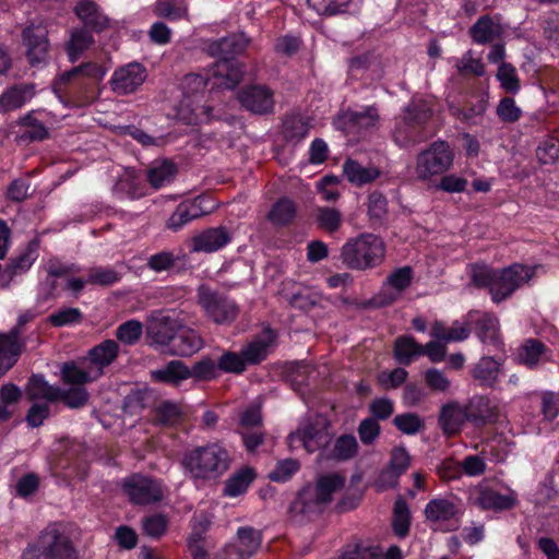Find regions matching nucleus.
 <instances>
[{
	"label": "nucleus",
	"instance_id": "nucleus-41",
	"mask_svg": "<svg viewBox=\"0 0 559 559\" xmlns=\"http://www.w3.org/2000/svg\"><path fill=\"white\" fill-rule=\"evenodd\" d=\"M342 119L349 129H368L376 124L379 119L378 110L373 106L359 110H346Z\"/></svg>",
	"mask_w": 559,
	"mask_h": 559
},
{
	"label": "nucleus",
	"instance_id": "nucleus-53",
	"mask_svg": "<svg viewBox=\"0 0 559 559\" xmlns=\"http://www.w3.org/2000/svg\"><path fill=\"white\" fill-rule=\"evenodd\" d=\"M121 280V274L110 266H96L87 272V282L91 285L111 286Z\"/></svg>",
	"mask_w": 559,
	"mask_h": 559
},
{
	"label": "nucleus",
	"instance_id": "nucleus-58",
	"mask_svg": "<svg viewBox=\"0 0 559 559\" xmlns=\"http://www.w3.org/2000/svg\"><path fill=\"white\" fill-rule=\"evenodd\" d=\"M381 550L376 546L364 543L348 544L341 559H381Z\"/></svg>",
	"mask_w": 559,
	"mask_h": 559
},
{
	"label": "nucleus",
	"instance_id": "nucleus-44",
	"mask_svg": "<svg viewBox=\"0 0 559 559\" xmlns=\"http://www.w3.org/2000/svg\"><path fill=\"white\" fill-rule=\"evenodd\" d=\"M178 117L187 124H197L207 118V108L201 105V98L183 97L178 106Z\"/></svg>",
	"mask_w": 559,
	"mask_h": 559
},
{
	"label": "nucleus",
	"instance_id": "nucleus-38",
	"mask_svg": "<svg viewBox=\"0 0 559 559\" xmlns=\"http://www.w3.org/2000/svg\"><path fill=\"white\" fill-rule=\"evenodd\" d=\"M177 174L176 165L167 159L155 160L147 170V181L154 189L169 185Z\"/></svg>",
	"mask_w": 559,
	"mask_h": 559
},
{
	"label": "nucleus",
	"instance_id": "nucleus-16",
	"mask_svg": "<svg viewBox=\"0 0 559 559\" xmlns=\"http://www.w3.org/2000/svg\"><path fill=\"white\" fill-rule=\"evenodd\" d=\"M504 359L485 355L471 368L473 380L481 388L495 389L503 372Z\"/></svg>",
	"mask_w": 559,
	"mask_h": 559
},
{
	"label": "nucleus",
	"instance_id": "nucleus-3",
	"mask_svg": "<svg viewBox=\"0 0 559 559\" xmlns=\"http://www.w3.org/2000/svg\"><path fill=\"white\" fill-rule=\"evenodd\" d=\"M231 457L221 443L213 442L187 451L181 460L183 473L193 483L221 478L230 467Z\"/></svg>",
	"mask_w": 559,
	"mask_h": 559
},
{
	"label": "nucleus",
	"instance_id": "nucleus-12",
	"mask_svg": "<svg viewBox=\"0 0 559 559\" xmlns=\"http://www.w3.org/2000/svg\"><path fill=\"white\" fill-rule=\"evenodd\" d=\"M107 73V69L96 62H85L73 69L63 72L56 85V90H60V85H69L70 92L73 94H82V98H85L84 93L90 88L88 83L85 79L95 81H102Z\"/></svg>",
	"mask_w": 559,
	"mask_h": 559
},
{
	"label": "nucleus",
	"instance_id": "nucleus-39",
	"mask_svg": "<svg viewBox=\"0 0 559 559\" xmlns=\"http://www.w3.org/2000/svg\"><path fill=\"white\" fill-rule=\"evenodd\" d=\"M343 173L347 180L356 186L370 183L380 176L378 168L366 167L354 159L344 163Z\"/></svg>",
	"mask_w": 559,
	"mask_h": 559
},
{
	"label": "nucleus",
	"instance_id": "nucleus-47",
	"mask_svg": "<svg viewBox=\"0 0 559 559\" xmlns=\"http://www.w3.org/2000/svg\"><path fill=\"white\" fill-rule=\"evenodd\" d=\"M254 476L255 474L250 467H245L236 472L226 480L224 495L227 497H238L245 493L254 479Z\"/></svg>",
	"mask_w": 559,
	"mask_h": 559
},
{
	"label": "nucleus",
	"instance_id": "nucleus-24",
	"mask_svg": "<svg viewBox=\"0 0 559 559\" xmlns=\"http://www.w3.org/2000/svg\"><path fill=\"white\" fill-rule=\"evenodd\" d=\"M37 247L36 242H29L24 251L10 259L0 275V285L2 288H9L14 277L26 273L31 269L38 257Z\"/></svg>",
	"mask_w": 559,
	"mask_h": 559
},
{
	"label": "nucleus",
	"instance_id": "nucleus-40",
	"mask_svg": "<svg viewBox=\"0 0 559 559\" xmlns=\"http://www.w3.org/2000/svg\"><path fill=\"white\" fill-rule=\"evenodd\" d=\"M27 394L32 401L44 400L45 403H53L58 402L59 386L49 384L43 376L34 374L29 379Z\"/></svg>",
	"mask_w": 559,
	"mask_h": 559
},
{
	"label": "nucleus",
	"instance_id": "nucleus-36",
	"mask_svg": "<svg viewBox=\"0 0 559 559\" xmlns=\"http://www.w3.org/2000/svg\"><path fill=\"white\" fill-rule=\"evenodd\" d=\"M22 396L21 388L12 382L3 383L0 386V423L8 421L13 417Z\"/></svg>",
	"mask_w": 559,
	"mask_h": 559
},
{
	"label": "nucleus",
	"instance_id": "nucleus-2",
	"mask_svg": "<svg viewBox=\"0 0 559 559\" xmlns=\"http://www.w3.org/2000/svg\"><path fill=\"white\" fill-rule=\"evenodd\" d=\"M20 559H82V555L70 528L50 522L27 542Z\"/></svg>",
	"mask_w": 559,
	"mask_h": 559
},
{
	"label": "nucleus",
	"instance_id": "nucleus-27",
	"mask_svg": "<svg viewBox=\"0 0 559 559\" xmlns=\"http://www.w3.org/2000/svg\"><path fill=\"white\" fill-rule=\"evenodd\" d=\"M248 45L249 39L243 33H235L213 41L209 50L219 60H233L235 56L243 52Z\"/></svg>",
	"mask_w": 559,
	"mask_h": 559
},
{
	"label": "nucleus",
	"instance_id": "nucleus-22",
	"mask_svg": "<svg viewBox=\"0 0 559 559\" xmlns=\"http://www.w3.org/2000/svg\"><path fill=\"white\" fill-rule=\"evenodd\" d=\"M204 199L194 198L179 203L166 222V228L177 233L192 221L206 215L210 211L203 206Z\"/></svg>",
	"mask_w": 559,
	"mask_h": 559
},
{
	"label": "nucleus",
	"instance_id": "nucleus-7",
	"mask_svg": "<svg viewBox=\"0 0 559 559\" xmlns=\"http://www.w3.org/2000/svg\"><path fill=\"white\" fill-rule=\"evenodd\" d=\"M197 296L198 302L206 317L216 324H230L237 318L239 312L238 306L227 296L205 285H201L198 288Z\"/></svg>",
	"mask_w": 559,
	"mask_h": 559
},
{
	"label": "nucleus",
	"instance_id": "nucleus-34",
	"mask_svg": "<svg viewBox=\"0 0 559 559\" xmlns=\"http://www.w3.org/2000/svg\"><path fill=\"white\" fill-rule=\"evenodd\" d=\"M468 325V322L454 321L451 326H447L443 322L437 321L430 329V335L438 341H443V343L462 342L467 340L471 334Z\"/></svg>",
	"mask_w": 559,
	"mask_h": 559
},
{
	"label": "nucleus",
	"instance_id": "nucleus-26",
	"mask_svg": "<svg viewBox=\"0 0 559 559\" xmlns=\"http://www.w3.org/2000/svg\"><path fill=\"white\" fill-rule=\"evenodd\" d=\"M61 378L64 383L72 386H84L86 383L94 382L100 378V372L99 368L92 367V365L84 359L79 362H64L61 368Z\"/></svg>",
	"mask_w": 559,
	"mask_h": 559
},
{
	"label": "nucleus",
	"instance_id": "nucleus-20",
	"mask_svg": "<svg viewBox=\"0 0 559 559\" xmlns=\"http://www.w3.org/2000/svg\"><path fill=\"white\" fill-rule=\"evenodd\" d=\"M168 343V352L176 356H191L203 347V340L199 333L190 328L177 323L173 337L162 338Z\"/></svg>",
	"mask_w": 559,
	"mask_h": 559
},
{
	"label": "nucleus",
	"instance_id": "nucleus-46",
	"mask_svg": "<svg viewBox=\"0 0 559 559\" xmlns=\"http://www.w3.org/2000/svg\"><path fill=\"white\" fill-rule=\"evenodd\" d=\"M154 14L169 21H178L188 17L187 0H156Z\"/></svg>",
	"mask_w": 559,
	"mask_h": 559
},
{
	"label": "nucleus",
	"instance_id": "nucleus-57",
	"mask_svg": "<svg viewBox=\"0 0 559 559\" xmlns=\"http://www.w3.org/2000/svg\"><path fill=\"white\" fill-rule=\"evenodd\" d=\"M358 451V442L353 435H343L338 437L332 450V456L338 461L353 459Z\"/></svg>",
	"mask_w": 559,
	"mask_h": 559
},
{
	"label": "nucleus",
	"instance_id": "nucleus-5",
	"mask_svg": "<svg viewBox=\"0 0 559 559\" xmlns=\"http://www.w3.org/2000/svg\"><path fill=\"white\" fill-rule=\"evenodd\" d=\"M454 155L450 145L442 140L432 142L416 157L415 174L418 180L429 181L447 173L453 164Z\"/></svg>",
	"mask_w": 559,
	"mask_h": 559
},
{
	"label": "nucleus",
	"instance_id": "nucleus-8",
	"mask_svg": "<svg viewBox=\"0 0 559 559\" xmlns=\"http://www.w3.org/2000/svg\"><path fill=\"white\" fill-rule=\"evenodd\" d=\"M345 485V478L338 474L320 476L313 487H306L299 493V500L308 511L329 503L333 495Z\"/></svg>",
	"mask_w": 559,
	"mask_h": 559
},
{
	"label": "nucleus",
	"instance_id": "nucleus-21",
	"mask_svg": "<svg viewBox=\"0 0 559 559\" xmlns=\"http://www.w3.org/2000/svg\"><path fill=\"white\" fill-rule=\"evenodd\" d=\"M36 95L34 83L22 82L5 87L0 94V114L16 111L26 106Z\"/></svg>",
	"mask_w": 559,
	"mask_h": 559
},
{
	"label": "nucleus",
	"instance_id": "nucleus-35",
	"mask_svg": "<svg viewBox=\"0 0 559 559\" xmlns=\"http://www.w3.org/2000/svg\"><path fill=\"white\" fill-rule=\"evenodd\" d=\"M118 353V343L114 340H106L90 349L86 360L92 365V367L99 368L102 377L104 368L109 366L117 358Z\"/></svg>",
	"mask_w": 559,
	"mask_h": 559
},
{
	"label": "nucleus",
	"instance_id": "nucleus-31",
	"mask_svg": "<svg viewBox=\"0 0 559 559\" xmlns=\"http://www.w3.org/2000/svg\"><path fill=\"white\" fill-rule=\"evenodd\" d=\"M468 420L476 426L495 421L497 418V407L486 395L473 396L465 407Z\"/></svg>",
	"mask_w": 559,
	"mask_h": 559
},
{
	"label": "nucleus",
	"instance_id": "nucleus-32",
	"mask_svg": "<svg viewBox=\"0 0 559 559\" xmlns=\"http://www.w3.org/2000/svg\"><path fill=\"white\" fill-rule=\"evenodd\" d=\"M467 420L468 415L465 407H462L457 403L452 402L441 408L439 425L447 436H453L460 432Z\"/></svg>",
	"mask_w": 559,
	"mask_h": 559
},
{
	"label": "nucleus",
	"instance_id": "nucleus-48",
	"mask_svg": "<svg viewBox=\"0 0 559 559\" xmlns=\"http://www.w3.org/2000/svg\"><path fill=\"white\" fill-rule=\"evenodd\" d=\"M411 527V512L406 501L403 498L396 499L393 508L392 528L399 538L408 535Z\"/></svg>",
	"mask_w": 559,
	"mask_h": 559
},
{
	"label": "nucleus",
	"instance_id": "nucleus-28",
	"mask_svg": "<svg viewBox=\"0 0 559 559\" xmlns=\"http://www.w3.org/2000/svg\"><path fill=\"white\" fill-rule=\"evenodd\" d=\"M231 240V235L224 226L209 228L202 234L193 237L192 249L195 252H214Z\"/></svg>",
	"mask_w": 559,
	"mask_h": 559
},
{
	"label": "nucleus",
	"instance_id": "nucleus-62",
	"mask_svg": "<svg viewBox=\"0 0 559 559\" xmlns=\"http://www.w3.org/2000/svg\"><path fill=\"white\" fill-rule=\"evenodd\" d=\"M497 79L501 87L508 92L515 94L520 90V81L515 68L511 63L502 62L497 72Z\"/></svg>",
	"mask_w": 559,
	"mask_h": 559
},
{
	"label": "nucleus",
	"instance_id": "nucleus-59",
	"mask_svg": "<svg viewBox=\"0 0 559 559\" xmlns=\"http://www.w3.org/2000/svg\"><path fill=\"white\" fill-rule=\"evenodd\" d=\"M217 368L226 373L240 374L246 370L247 364L241 352L236 353L228 350L217 359Z\"/></svg>",
	"mask_w": 559,
	"mask_h": 559
},
{
	"label": "nucleus",
	"instance_id": "nucleus-60",
	"mask_svg": "<svg viewBox=\"0 0 559 559\" xmlns=\"http://www.w3.org/2000/svg\"><path fill=\"white\" fill-rule=\"evenodd\" d=\"M47 320L56 328L75 325L82 322L83 313L79 308L67 307L51 313Z\"/></svg>",
	"mask_w": 559,
	"mask_h": 559
},
{
	"label": "nucleus",
	"instance_id": "nucleus-63",
	"mask_svg": "<svg viewBox=\"0 0 559 559\" xmlns=\"http://www.w3.org/2000/svg\"><path fill=\"white\" fill-rule=\"evenodd\" d=\"M142 332V323L132 319L118 326L116 337L126 345H133L140 340Z\"/></svg>",
	"mask_w": 559,
	"mask_h": 559
},
{
	"label": "nucleus",
	"instance_id": "nucleus-14",
	"mask_svg": "<svg viewBox=\"0 0 559 559\" xmlns=\"http://www.w3.org/2000/svg\"><path fill=\"white\" fill-rule=\"evenodd\" d=\"M262 533L250 526L239 527L236 540L225 548V559H249L260 549Z\"/></svg>",
	"mask_w": 559,
	"mask_h": 559
},
{
	"label": "nucleus",
	"instance_id": "nucleus-64",
	"mask_svg": "<svg viewBox=\"0 0 559 559\" xmlns=\"http://www.w3.org/2000/svg\"><path fill=\"white\" fill-rule=\"evenodd\" d=\"M415 128L416 126L414 123H409L403 117L402 121L396 124L393 131L394 142L401 147H407L419 142V139L415 134Z\"/></svg>",
	"mask_w": 559,
	"mask_h": 559
},
{
	"label": "nucleus",
	"instance_id": "nucleus-61",
	"mask_svg": "<svg viewBox=\"0 0 559 559\" xmlns=\"http://www.w3.org/2000/svg\"><path fill=\"white\" fill-rule=\"evenodd\" d=\"M536 157L542 164H555L559 159V139L547 136L536 148Z\"/></svg>",
	"mask_w": 559,
	"mask_h": 559
},
{
	"label": "nucleus",
	"instance_id": "nucleus-18",
	"mask_svg": "<svg viewBox=\"0 0 559 559\" xmlns=\"http://www.w3.org/2000/svg\"><path fill=\"white\" fill-rule=\"evenodd\" d=\"M414 276L411 266H402L394 270L384 282L381 292L377 296L379 306H388L396 301L401 294L411 285Z\"/></svg>",
	"mask_w": 559,
	"mask_h": 559
},
{
	"label": "nucleus",
	"instance_id": "nucleus-33",
	"mask_svg": "<svg viewBox=\"0 0 559 559\" xmlns=\"http://www.w3.org/2000/svg\"><path fill=\"white\" fill-rule=\"evenodd\" d=\"M191 377L190 368L181 360H170L165 366L152 371V378L155 381L173 386L180 385Z\"/></svg>",
	"mask_w": 559,
	"mask_h": 559
},
{
	"label": "nucleus",
	"instance_id": "nucleus-55",
	"mask_svg": "<svg viewBox=\"0 0 559 559\" xmlns=\"http://www.w3.org/2000/svg\"><path fill=\"white\" fill-rule=\"evenodd\" d=\"M58 401L63 402L69 408H82L86 405L90 394L84 386H71L62 389L59 386Z\"/></svg>",
	"mask_w": 559,
	"mask_h": 559
},
{
	"label": "nucleus",
	"instance_id": "nucleus-50",
	"mask_svg": "<svg viewBox=\"0 0 559 559\" xmlns=\"http://www.w3.org/2000/svg\"><path fill=\"white\" fill-rule=\"evenodd\" d=\"M488 107L485 99H478L476 103L469 104L466 108H460L451 105V115L462 122L476 124L478 120L484 116Z\"/></svg>",
	"mask_w": 559,
	"mask_h": 559
},
{
	"label": "nucleus",
	"instance_id": "nucleus-13",
	"mask_svg": "<svg viewBox=\"0 0 559 559\" xmlns=\"http://www.w3.org/2000/svg\"><path fill=\"white\" fill-rule=\"evenodd\" d=\"M146 78V69L134 61L117 68L109 80V85L117 95H129L138 91Z\"/></svg>",
	"mask_w": 559,
	"mask_h": 559
},
{
	"label": "nucleus",
	"instance_id": "nucleus-23",
	"mask_svg": "<svg viewBox=\"0 0 559 559\" xmlns=\"http://www.w3.org/2000/svg\"><path fill=\"white\" fill-rule=\"evenodd\" d=\"M276 333L265 328L241 348L247 365H258L270 355L275 346Z\"/></svg>",
	"mask_w": 559,
	"mask_h": 559
},
{
	"label": "nucleus",
	"instance_id": "nucleus-17",
	"mask_svg": "<svg viewBox=\"0 0 559 559\" xmlns=\"http://www.w3.org/2000/svg\"><path fill=\"white\" fill-rule=\"evenodd\" d=\"M472 500L481 510L506 511L515 506L516 496L511 490L502 495L492 487L481 484L475 488Z\"/></svg>",
	"mask_w": 559,
	"mask_h": 559
},
{
	"label": "nucleus",
	"instance_id": "nucleus-6",
	"mask_svg": "<svg viewBox=\"0 0 559 559\" xmlns=\"http://www.w3.org/2000/svg\"><path fill=\"white\" fill-rule=\"evenodd\" d=\"M328 426L324 417L308 418L288 436V445L292 449L304 448L309 453L316 452L329 444L331 440Z\"/></svg>",
	"mask_w": 559,
	"mask_h": 559
},
{
	"label": "nucleus",
	"instance_id": "nucleus-25",
	"mask_svg": "<svg viewBox=\"0 0 559 559\" xmlns=\"http://www.w3.org/2000/svg\"><path fill=\"white\" fill-rule=\"evenodd\" d=\"M25 345V340L13 332H0V379L19 361Z\"/></svg>",
	"mask_w": 559,
	"mask_h": 559
},
{
	"label": "nucleus",
	"instance_id": "nucleus-56",
	"mask_svg": "<svg viewBox=\"0 0 559 559\" xmlns=\"http://www.w3.org/2000/svg\"><path fill=\"white\" fill-rule=\"evenodd\" d=\"M177 322L170 317H163L148 328V333L154 340V342L158 345L165 346L168 348L167 342H162V338L173 337L176 331Z\"/></svg>",
	"mask_w": 559,
	"mask_h": 559
},
{
	"label": "nucleus",
	"instance_id": "nucleus-19",
	"mask_svg": "<svg viewBox=\"0 0 559 559\" xmlns=\"http://www.w3.org/2000/svg\"><path fill=\"white\" fill-rule=\"evenodd\" d=\"M238 99L241 106L252 114L265 115L274 108L273 92L264 85H251L241 90Z\"/></svg>",
	"mask_w": 559,
	"mask_h": 559
},
{
	"label": "nucleus",
	"instance_id": "nucleus-54",
	"mask_svg": "<svg viewBox=\"0 0 559 559\" xmlns=\"http://www.w3.org/2000/svg\"><path fill=\"white\" fill-rule=\"evenodd\" d=\"M316 217L318 226L328 233L338 230L343 219V215L337 209L329 206L318 207Z\"/></svg>",
	"mask_w": 559,
	"mask_h": 559
},
{
	"label": "nucleus",
	"instance_id": "nucleus-45",
	"mask_svg": "<svg viewBox=\"0 0 559 559\" xmlns=\"http://www.w3.org/2000/svg\"><path fill=\"white\" fill-rule=\"evenodd\" d=\"M421 356V345L412 336H400L394 343V357L401 365L408 366Z\"/></svg>",
	"mask_w": 559,
	"mask_h": 559
},
{
	"label": "nucleus",
	"instance_id": "nucleus-42",
	"mask_svg": "<svg viewBox=\"0 0 559 559\" xmlns=\"http://www.w3.org/2000/svg\"><path fill=\"white\" fill-rule=\"evenodd\" d=\"M519 360L528 368H535L547 360V350L545 345L538 341L530 338L519 349Z\"/></svg>",
	"mask_w": 559,
	"mask_h": 559
},
{
	"label": "nucleus",
	"instance_id": "nucleus-30",
	"mask_svg": "<svg viewBox=\"0 0 559 559\" xmlns=\"http://www.w3.org/2000/svg\"><path fill=\"white\" fill-rule=\"evenodd\" d=\"M74 12L84 25L94 32L100 33L110 27L109 17L93 1L83 0L79 2L75 5Z\"/></svg>",
	"mask_w": 559,
	"mask_h": 559
},
{
	"label": "nucleus",
	"instance_id": "nucleus-37",
	"mask_svg": "<svg viewBox=\"0 0 559 559\" xmlns=\"http://www.w3.org/2000/svg\"><path fill=\"white\" fill-rule=\"evenodd\" d=\"M212 74L223 80L221 86L231 90L241 81L243 70L235 60H218L212 69Z\"/></svg>",
	"mask_w": 559,
	"mask_h": 559
},
{
	"label": "nucleus",
	"instance_id": "nucleus-9",
	"mask_svg": "<svg viewBox=\"0 0 559 559\" xmlns=\"http://www.w3.org/2000/svg\"><path fill=\"white\" fill-rule=\"evenodd\" d=\"M424 514L433 530L451 532L457 528L461 512L454 499L435 498L426 504Z\"/></svg>",
	"mask_w": 559,
	"mask_h": 559
},
{
	"label": "nucleus",
	"instance_id": "nucleus-1",
	"mask_svg": "<svg viewBox=\"0 0 559 559\" xmlns=\"http://www.w3.org/2000/svg\"><path fill=\"white\" fill-rule=\"evenodd\" d=\"M468 274L471 285L479 289H488L491 300L500 304L528 283L535 274V269L520 263L503 269L474 263L469 265Z\"/></svg>",
	"mask_w": 559,
	"mask_h": 559
},
{
	"label": "nucleus",
	"instance_id": "nucleus-10",
	"mask_svg": "<svg viewBox=\"0 0 559 559\" xmlns=\"http://www.w3.org/2000/svg\"><path fill=\"white\" fill-rule=\"evenodd\" d=\"M25 56L33 68H43L49 60L48 32L41 24H31L22 32Z\"/></svg>",
	"mask_w": 559,
	"mask_h": 559
},
{
	"label": "nucleus",
	"instance_id": "nucleus-49",
	"mask_svg": "<svg viewBox=\"0 0 559 559\" xmlns=\"http://www.w3.org/2000/svg\"><path fill=\"white\" fill-rule=\"evenodd\" d=\"M469 32L477 44L490 43L500 34L498 25L489 16L479 17Z\"/></svg>",
	"mask_w": 559,
	"mask_h": 559
},
{
	"label": "nucleus",
	"instance_id": "nucleus-29",
	"mask_svg": "<svg viewBox=\"0 0 559 559\" xmlns=\"http://www.w3.org/2000/svg\"><path fill=\"white\" fill-rule=\"evenodd\" d=\"M21 128L16 134L19 143L27 144L32 142H40L49 136V131L43 122L34 116V111H28L20 117L16 121Z\"/></svg>",
	"mask_w": 559,
	"mask_h": 559
},
{
	"label": "nucleus",
	"instance_id": "nucleus-15",
	"mask_svg": "<svg viewBox=\"0 0 559 559\" xmlns=\"http://www.w3.org/2000/svg\"><path fill=\"white\" fill-rule=\"evenodd\" d=\"M467 321L475 325L476 335L484 345L491 346L496 350L502 349L503 343L499 334V322L493 314L469 311Z\"/></svg>",
	"mask_w": 559,
	"mask_h": 559
},
{
	"label": "nucleus",
	"instance_id": "nucleus-11",
	"mask_svg": "<svg viewBox=\"0 0 559 559\" xmlns=\"http://www.w3.org/2000/svg\"><path fill=\"white\" fill-rule=\"evenodd\" d=\"M123 492L134 504H152L163 499L162 483L157 479L134 474L122 483Z\"/></svg>",
	"mask_w": 559,
	"mask_h": 559
},
{
	"label": "nucleus",
	"instance_id": "nucleus-52",
	"mask_svg": "<svg viewBox=\"0 0 559 559\" xmlns=\"http://www.w3.org/2000/svg\"><path fill=\"white\" fill-rule=\"evenodd\" d=\"M432 115V110L429 105L421 99L412 100L404 109V118L409 123H414L416 127L426 123Z\"/></svg>",
	"mask_w": 559,
	"mask_h": 559
},
{
	"label": "nucleus",
	"instance_id": "nucleus-43",
	"mask_svg": "<svg viewBox=\"0 0 559 559\" xmlns=\"http://www.w3.org/2000/svg\"><path fill=\"white\" fill-rule=\"evenodd\" d=\"M93 35L85 28H75L71 31L70 38L66 44V51L69 60L74 63L82 53L93 45Z\"/></svg>",
	"mask_w": 559,
	"mask_h": 559
},
{
	"label": "nucleus",
	"instance_id": "nucleus-4",
	"mask_svg": "<svg viewBox=\"0 0 559 559\" xmlns=\"http://www.w3.org/2000/svg\"><path fill=\"white\" fill-rule=\"evenodd\" d=\"M383 239L371 233H364L346 240L341 249V260L350 270L366 271L379 266L385 258Z\"/></svg>",
	"mask_w": 559,
	"mask_h": 559
},
{
	"label": "nucleus",
	"instance_id": "nucleus-51",
	"mask_svg": "<svg viewBox=\"0 0 559 559\" xmlns=\"http://www.w3.org/2000/svg\"><path fill=\"white\" fill-rule=\"evenodd\" d=\"M296 215V204L294 201L283 198L280 199L271 209L267 218L275 225H286Z\"/></svg>",
	"mask_w": 559,
	"mask_h": 559
}]
</instances>
